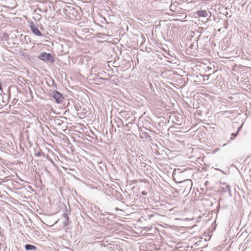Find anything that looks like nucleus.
<instances>
[{"instance_id": "nucleus-1", "label": "nucleus", "mask_w": 251, "mask_h": 251, "mask_svg": "<svg viewBox=\"0 0 251 251\" xmlns=\"http://www.w3.org/2000/svg\"><path fill=\"white\" fill-rule=\"evenodd\" d=\"M39 58L46 62L53 63L54 61L50 53L45 52H41L39 56Z\"/></svg>"}, {"instance_id": "nucleus-2", "label": "nucleus", "mask_w": 251, "mask_h": 251, "mask_svg": "<svg viewBox=\"0 0 251 251\" xmlns=\"http://www.w3.org/2000/svg\"><path fill=\"white\" fill-rule=\"evenodd\" d=\"M52 97L57 103H61L64 99L62 94L57 91H54L53 92Z\"/></svg>"}, {"instance_id": "nucleus-3", "label": "nucleus", "mask_w": 251, "mask_h": 251, "mask_svg": "<svg viewBox=\"0 0 251 251\" xmlns=\"http://www.w3.org/2000/svg\"><path fill=\"white\" fill-rule=\"evenodd\" d=\"M30 29L32 32V33L35 34V35L38 36H42V34L40 31L39 29H38V27L36 26L34 24H31L30 25Z\"/></svg>"}, {"instance_id": "nucleus-4", "label": "nucleus", "mask_w": 251, "mask_h": 251, "mask_svg": "<svg viewBox=\"0 0 251 251\" xmlns=\"http://www.w3.org/2000/svg\"><path fill=\"white\" fill-rule=\"evenodd\" d=\"M208 13H210L209 11L204 10H199L197 12V14L199 17H206L208 15Z\"/></svg>"}, {"instance_id": "nucleus-5", "label": "nucleus", "mask_w": 251, "mask_h": 251, "mask_svg": "<svg viewBox=\"0 0 251 251\" xmlns=\"http://www.w3.org/2000/svg\"><path fill=\"white\" fill-rule=\"evenodd\" d=\"M223 186L222 187V191L224 192H228L229 195H231V189L230 186L227 183H224Z\"/></svg>"}, {"instance_id": "nucleus-6", "label": "nucleus", "mask_w": 251, "mask_h": 251, "mask_svg": "<svg viewBox=\"0 0 251 251\" xmlns=\"http://www.w3.org/2000/svg\"><path fill=\"white\" fill-rule=\"evenodd\" d=\"M177 2H174V3H172L170 6V9L173 12H177L178 11V9L179 8H177V6L178 5Z\"/></svg>"}, {"instance_id": "nucleus-7", "label": "nucleus", "mask_w": 251, "mask_h": 251, "mask_svg": "<svg viewBox=\"0 0 251 251\" xmlns=\"http://www.w3.org/2000/svg\"><path fill=\"white\" fill-rule=\"evenodd\" d=\"M62 217L64 219L63 224L64 226H67L69 225V218L68 214L64 213L62 215Z\"/></svg>"}, {"instance_id": "nucleus-8", "label": "nucleus", "mask_w": 251, "mask_h": 251, "mask_svg": "<svg viewBox=\"0 0 251 251\" xmlns=\"http://www.w3.org/2000/svg\"><path fill=\"white\" fill-rule=\"evenodd\" d=\"M36 247L30 244H26L25 245V249L27 251L36 250Z\"/></svg>"}, {"instance_id": "nucleus-9", "label": "nucleus", "mask_w": 251, "mask_h": 251, "mask_svg": "<svg viewBox=\"0 0 251 251\" xmlns=\"http://www.w3.org/2000/svg\"><path fill=\"white\" fill-rule=\"evenodd\" d=\"M184 182L186 183L187 185H189L190 186H192V181L190 179H187L184 181Z\"/></svg>"}, {"instance_id": "nucleus-10", "label": "nucleus", "mask_w": 251, "mask_h": 251, "mask_svg": "<svg viewBox=\"0 0 251 251\" xmlns=\"http://www.w3.org/2000/svg\"><path fill=\"white\" fill-rule=\"evenodd\" d=\"M77 14V11L73 7H72V15L73 17H74V15H76Z\"/></svg>"}, {"instance_id": "nucleus-11", "label": "nucleus", "mask_w": 251, "mask_h": 251, "mask_svg": "<svg viewBox=\"0 0 251 251\" xmlns=\"http://www.w3.org/2000/svg\"><path fill=\"white\" fill-rule=\"evenodd\" d=\"M41 153H42V151H39L35 152V155L37 157H39L41 155Z\"/></svg>"}, {"instance_id": "nucleus-12", "label": "nucleus", "mask_w": 251, "mask_h": 251, "mask_svg": "<svg viewBox=\"0 0 251 251\" xmlns=\"http://www.w3.org/2000/svg\"><path fill=\"white\" fill-rule=\"evenodd\" d=\"M238 131L236 133H232L231 134V139H233L234 137L237 136V135L238 134Z\"/></svg>"}, {"instance_id": "nucleus-13", "label": "nucleus", "mask_w": 251, "mask_h": 251, "mask_svg": "<svg viewBox=\"0 0 251 251\" xmlns=\"http://www.w3.org/2000/svg\"><path fill=\"white\" fill-rule=\"evenodd\" d=\"M175 117L176 123L180 122V119L179 117H176L175 116Z\"/></svg>"}, {"instance_id": "nucleus-14", "label": "nucleus", "mask_w": 251, "mask_h": 251, "mask_svg": "<svg viewBox=\"0 0 251 251\" xmlns=\"http://www.w3.org/2000/svg\"><path fill=\"white\" fill-rule=\"evenodd\" d=\"M56 123L58 125H61V124L62 123V122H61V120H59V119H57L56 120Z\"/></svg>"}, {"instance_id": "nucleus-15", "label": "nucleus", "mask_w": 251, "mask_h": 251, "mask_svg": "<svg viewBox=\"0 0 251 251\" xmlns=\"http://www.w3.org/2000/svg\"><path fill=\"white\" fill-rule=\"evenodd\" d=\"M142 194H143V195H146V193H145V192L144 191H143V192H142Z\"/></svg>"}, {"instance_id": "nucleus-16", "label": "nucleus", "mask_w": 251, "mask_h": 251, "mask_svg": "<svg viewBox=\"0 0 251 251\" xmlns=\"http://www.w3.org/2000/svg\"><path fill=\"white\" fill-rule=\"evenodd\" d=\"M242 125H241V126H240V127L238 128V130H240V128H241V127H242Z\"/></svg>"}]
</instances>
